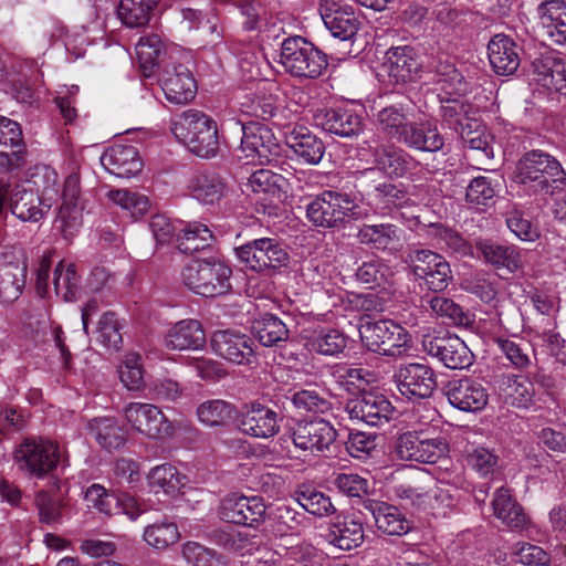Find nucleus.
Listing matches in <instances>:
<instances>
[{"instance_id":"nucleus-1","label":"nucleus","mask_w":566,"mask_h":566,"mask_svg":"<svg viewBox=\"0 0 566 566\" xmlns=\"http://www.w3.org/2000/svg\"><path fill=\"white\" fill-rule=\"evenodd\" d=\"M171 132L192 154L209 158L217 154L219 137L217 123L197 109H187L171 122Z\"/></svg>"},{"instance_id":"nucleus-2","label":"nucleus","mask_w":566,"mask_h":566,"mask_svg":"<svg viewBox=\"0 0 566 566\" xmlns=\"http://www.w3.org/2000/svg\"><path fill=\"white\" fill-rule=\"evenodd\" d=\"M515 181L534 193H553L566 181L560 163L542 150L526 153L518 161Z\"/></svg>"},{"instance_id":"nucleus-3","label":"nucleus","mask_w":566,"mask_h":566,"mask_svg":"<svg viewBox=\"0 0 566 566\" xmlns=\"http://www.w3.org/2000/svg\"><path fill=\"white\" fill-rule=\"evenodd\" d=\"M231 269L217 259L196 260L181 272L182 283L192 292L212 297L230 290Z\"/></svg>"},{"instance_id":"nucleus-4","label":"nucleus","mask_w":566,"mask_h":566,"mask_svg":"<svg viewBox=\"0 0 566 566\" xmlns=\"http://www.w3.org/2000/svg\"><path fill=\"white\" fill-rule=\"evenodd\" d=\"M280 62L287 73L297 77L315 78L327 66L326 55L300 35L283 40Z\"/></svg>"},{"instance_id":"nucleus-5","label":"nucleus","mask_w":566,"mask_h":566,"mask_svg":"<svg viewBox=\"0 0 566 566\" xmlns=\"http://www.w3.org/2000/svg\"><path fill=\"white\" fill-rule=\"evenodd\" d=\"M293 449L289 451L303 461L321 457L336 440V429L324 419L298 421L290 430Z\"/></svg>"},{"instance_id":"nucleus-6","label":"nucleus","mask_w":566,"mask_h":566,"mask_svg":"<svg viewBox=\"0 0 566 566\" xmlns=\"http://www.w3.org/2000/svg\"><path fill=\"white\" fill-rule=\"evenodd\" d=\"M365 346L375 353L389 357H400L410 348V335L391 319L367 321L359 327Z\"/></svg>"},{"instance_id":"nucleus-7","label":"nucleus","mask_w":566,"mask_h":566,"mask_svg":"<svg viewBox=\"0 0 566 566\" xmlns=\"http://www.w3.org/2000/svg\"><path fill=\"white\" fill-rule=\"evenodd\" d=\"M436 427L401 433L395 446L400 460L436 463L449 452V443L441 434L432 436Z\"/></svg>"},{"instance_id":"nucleus-8","label":"nucleus","mask_w":566,"mask_h":566,"mask_svg":"<svg viewBox=\"0 0 566 566\" xmlns=\"http://www.w3.org/2000/svg\"><path fill=\"white\" fill-rule=\"evenodd\" d=\"M358 207L346 193L323 191L306 205V217L316 227L335 228L358 218Z\"/></svg>"},{"instance_id":"nucleus-9","label":"nucleus","mask_w":566,"mask_h":566,"mask_svg":"<svg viewBox=\"0 0 566 566\" xmlns=\"http://www.w3.org/2000/svg\"><path fill=\"white\" fill-rule=\"evenodd\" d=\"M18 463L29 474L42 478L59 465H67L65 450L45 439H27L18 450Z\"/></svg>"},{"instance_id":"nucleus-10","label":"nucleus","mask_w":566,"mask_h":566,"mask_svg":"<svg viewBox=\"0 0 566 566\" xmlns=\"http://www.w3.org/2000/svg\"><path fill=\"white\" fill-rule=\"evenodd\" d=\"M125 423L133 432L148 439H163L174 433V427L161 409L153 403L129 402L123 408Z\"/></svg>"},{"instance_id":"nucleus-11","label":"nucleus","mask_w":566,"mask_h":566,"mask_svg":"<svg viewBox=\"0 0 566 566\" xmlns=\"http://www.w3.org/2000/svg\"><path fill=\"white\" fill-rule=\"evenodd\" d=\"M235 254L245 268L259 272L266 269L285 268L290 261L283 244L272 238H261L248 242L237 248Z\"/></svg>"},{"instance_id":"nucleus-12","label":"nucleus","mask_w":566,"mask_h":566,"mask_svg":"<svg viewBox=\"0 0 566 566\" xmlns=\"http://www.w3.org/2000/svg\"><path fill=\"white\" fill-rule=\"evenodd\" d=\"M392 380L408 400L428 398L437 387L434 371L419 363L401 364L395 369Z\"/></svg>"},{"instance_id":"nucleus-13","label":"nucleus","mask_w":566,"mask_h":566,"mask_svg":"<svg viewBox=\"0 0 566 566\" xmlns=\"http://www.w3.org/2000/svg\"><path fill=\"white\" fill-rule=\"evenodd\" d=\"M219 515L228 523L259 527L266 518V505L260 496L231 493L221 500Z\"/></svg>"},{"instance_id":"nucleus-14","label":"nucleus","mask_w":566,"mask_h":566,"mask_svg":"<svg viewBox=\"0 0 566 566\" xmlns=\"http://www.w3.org/2000/svg\"><path fill=\"white\" fill-rule=\"evenodd\" d=\"M241 129L240 150L249 163L270 164L280 155V145L266 126L251 123Z\"/></svg>"},{"instance_id":"nucleus-15","label":"nucleus","mask_w":566,"mask_h":566,"mask_svg":"<svg viewBox=\"0 0 566 566\" xmlns=\"http://www.w3.org/2000/svg\"><path fill=\"white\" fill-rule=\"evenodd\" d=\"M409 260L413 275L423 280L429 290L439 292L447 289L452 272L443 256L430 250H415Z\"/></svg>"},{"instance_id":"nucleus-16","label":"nucleus","mask_w":566,"mask_h":566,"mask_svg":"<svg viewBox=\"0 0 566 566\" xmlns=\"http://www.w3.org/2000/svg\"><path fill=\"white\" fill-rule=\"evenodd\" d=\"M346 411L352 420L378 427L389 422L394 407L381 394L364 392L346 403Z\"/></svg>"},{"instance_id":"nucleus-17","label":"nucleus","mask_w":566,"mask_h":566,"mask_svg":"<svg viewBox=\"0 0 566 566\" xmlns=\"http://www.w3.org/2000/svg\"><path fill=\"white\" fill-rule=\"evenodd\" d=\"M422 346L428 355L439 359L450 369H464L473 363V354L457 335L428 336L423 338Z\"/></svg>"},{"instance_id":"nucleus-18","label":"nucleus","mask_w":566,"mask_h":566,"mask_svg":"<svg viewBox=\"0 0 566 566\" xmlns=\"http://www.w3.org/2000/svg\"><path fill=\"white\" fill-rule=\"evenodd\" d=\"M62 200L55 223L65 238H71L83 223L84 203L80 197L78 175L71 174L65 178Z\"/></svg>"},{"instance_id":"nucleus-19","label":"nucleus","mask_w":566,"mask_h":566,"mask_svg":"<svg viewBox=\"0 0 566 566\" xmlns=\"http://www.w3.org/2000/svg\"><path fill=\"white\" fill-rule=\"evenodd\" d=\"M319 13L334 38L349 40L358 31L359 20L345 0H321Z\"/></svg>"},{"instance_id":"nucleus-20","label":"nucleus","mask_w":566,"mask_h":566,"mask_svg":"<svg viewBox=\"0 0 566 566\" xmlns=\"http://www.w3.org/2000/svg\"><path fill=\"white\" fill-rule=\"evenodd\" d=\"M211 347L216 355L237 365H249L254 358L252 339L239 332L227 329L213 333Z\"/></svg>"},{"instance_id":"nucleus-21","label":"nucleus","mask_w":566,"mask_h":566,"mask_svg":"<svg viewBox=\"0 0 566 566\" xmlns=\"http://www.w3.org/2000/svg\"><path fill=\"white\" fill-rule=\"evenodd\" d=\"M314 120L325 132L340 137L357 136L364 128L363 116L346 107L317 109Z\"/></svg>"},{"instance_id":"nucleus-22","label":"nucleus","mask_w":566,"mask_h":566,"mask_svg":"<svg viewBox=\"0 0 566 566\" xmlns=\"http://www.w3.org/2000/svg\"><path fill=\"white\" fill-rule=\"evenodd\" d=\"M446 395L451 406L467 412L480 411L489 401V394L483 385L470 378L449 381Z\"/></svg>"},{"instance_id":"nucleus-23","label":"nucleus","mask_w":566,"mask_h":566,"mask_svg":"<svg viewBox=\"0 0 566 566\" xmlns=\"http://www.w3.org/2000/svg\"><path fill=\"white\" fill-rule=\"evenodd\" d=\"M371 163L389 176L402 177L416 169L419 163L403 149L392 144L369 146Z\"/></svg>"},{"instance_id":"nucleus-24","label":"nucleus","mask_w":566,"mask_h":566,"mask_svg":"<svg viewBox=\"0 0 566 566\" xmlns=\"http://www.w3.org/2000/svg\"><path fill=\"white\" fill-rule=\"evenodd\" d=\"M22 142L20 125L0 116V171L18 169L24 165Z\"/></svg>"},{"instance_id":"nucleus-25","label":"nucleus","mask_w":566,"mask_h":566,"mask_svg":"<svg viewBox=\"0 0 566 566\" xmlns=\"http://www.w3.org/2000/svg\"><path fill=\"white\" fill-rule=\"evenodd\" d=\"M239 429L253 438L268 439L280 430L279 416L266 406L251 403L239 419Z\"/></svg>"},{"instance_id":"nucleus-26","label":"nucleus","mask_w":566,"mask_h":566,"mask_svg":"<svg viewBox=\"0 0 566 566\" xmlns=\"http://www.w3.org/2000/svg\"><path fill=\"white\" fill-rule=\"evenodd\" d=\"M521 48L509 35L495 34L488 44V57L490 65L497 75L509 76L514 74L520 64Z\"/></svg>"},{"instance_id":"nucleus-27","label":"nucleus","mask_w":566,"mask_h":566,"mask_svg":"<svg viewBox=\"0 0 566 566\" xmlns=\"http://www.w3.org/2000/svg\"><path fill=\"white\" fill-rule=\"evenodd\" d=\"M51 208L50 202L28 190L23 185L12 182L9 189V209L22 221L38 222Z\"/></svg>"},{"instance_id":"nucleus-28","label":"nucleus","mask_w":566,"mask_h":566,"mask_svg":"<svg viewBox=\"0 0 566 566\" xmlns=\"http://www.w3.org/2000/svg\"><path fill=\"white\" fill-rule=\"evenodd\" d=\"M102 166L119 178H130L143 168V161L136 147L116 144L107 148L101 156Z\"/></svg>"},{"instance_id":"nucleus-29","label":"nucleus","mask_w":566,"mask_h":566,"mask_svg":"<svg viewBox=\"0 0 566 566\" xmlns=\"http://www.w3.org/2000/svg\"><path fill=\"white\" fill-rule=\"evenodd\" d=\"M386 67L389 76L398 84L418 80L422 71L419 56L408 45L391 48L387 52Z\"/></svg>"},{"instance_id":"nucleus-30","label":"nucleus","mask_w":566,"mask_h":566,"mask_svg":"<svg viewBox=\"0 0 566 566\" xmlns=\"http://www.w3.org/2000/svg\"><path fill=\"white\" fill-rule=\"evenodd\" d=\"M161 87L166 98L175 104L191 102L197 92V84L190 70L182 65L167 69L161 78Z\"/></svg>"},{"instance_id":"nucleus-31","label":"nucleus","mask_w":566,"mask_h":566,"mask_svg":"<svg viewBox=\"0 0 566 566\" xmlns=\"http://www.w3.org/2000/svg\"><path fill=\"white\" fill-rule=\"evenodd\" d=\"M363 521L357 515H340L329 524L326 539L333 546L350 551L364 542Z\"/></svg>"},{"instance_id":"nucleus-32","label":"nucleus","mask_w":566,"mask_h":566,"mask_svg":"<svg viewBox=\"0 0 566 566\" xmlns=\"http://www.w3.org/2000/svg\"><path fill=\"white\" fill-rule=\"evenodd\" d=\"M25 271L21 259L7 253L0 255V304L18 300L25 283Z\"/></svg>"},{"instance_id":"nucleus-33","label":"nucleus","mask_w":566,"mask_h":566,"mask_svg":"<svg viewBox=\"0 0 566 566\" xmlns=\"http://www.w3.org/2000/svg\"><path fill=\"white\" fill-rule=\"evenodd\" d=\"M363 506L371 513L377 528L385 534L401 536L411 528L410 522L406 516L391 504L376 500H366Z\"/></svg>"},{"instance_id":"nucleus-34","label":"nucleus","mask_w":566,"mask_h":566,"mask_svg":"<svg viewBox=\"0 0 566 566\" xmlns=\"http://www.w3.org/2000/svg\"><path fill=\"white\" fill-rule=\"evenodd\" d=\"M206 344L205 331L197 319L175 323L165 336V346L174 350H198Z\"/></svg>"},{"instance_id":"nucleus-35","label":"nucleus","mask_w":566,"mask_h":566,"mask_svg":"<svg viewBox=\"0 0 566 566\" xmlns=\"http://www.w3.org/2000/svg\"><path fill=\"white\" fill-rule=\"evenodd\" d=\"M273 84L259 81L258 94H244L239 102V111L249 117L262 120L273 118L279 111L276 97L270 93Z\"/></svg>"},{"instance_id":"nucleus-36","label":"nucleus","mask_w":566,"mask_h":566,"mask_svg":"<svg viewBox=\"0 0 566 566\" xmlns=\"http://www.w3.org/2000/svg\"><path fill=\"white\" fill-rule=\"evenodd\" d=\"M399 142L409 148L430 153L440 150L444 144L437 126L428 120L408 122Z\"/></svg>"},{"instance_id":"nucleus-37","label":"nucleus","mask_w":566,"mask_h":566,"mask_svg":"<svg viewBox=\"0 0 566 566\" xmlns=\"http://www.w3.org/2000/svg\"><path fill=\"white\" fill-rule=\"evenodd\" d=\"M286 145L296 158L307 165H317L325 153L324 143L306 127H294L286 135Z\"/></svg>"},{"instance_id":"nucleus-38","label":"nucleus","mask_w":566,"mask_h":566,"mask_svg":"<svg viewBox=\"0 0 566 566\" xmlns=\"http://www.w3.org/2000/svg\"><path fill=\"white\" fill-rule=\"evenodd\" d=\"M533 81L546 88L559 93L566 92V62L560 57L543 56L532 63Z\"/></svg>"},{"instance_id":"nucleus-39","label":"nucleus","mask_w":566,"mask_h":566,"mask_svg":"<svg viewBox=\"0 0 566 566\" xmlns=\"http://www.w3.org/2000/svg\"><path fill=\"white\" fill-rule=\"evenodd\" d=\"M544 33L556 44H566V1L548 0L538 6Z\"/></svg>"},{"instance_id":"nucleus-40","label":"nucleus","mask_w":566,"mask_h":566,"mask_svg":"<svg viewBox=\"0 0 566 566\" xmlns=\"http://www.w3.org/2000/svg\"><path fill=\"white\" fill-rule=\"evenodd\" d=\"M500 389L506 401L518 409H530L535 403V386L523 375H504L501 378Z\"/></svg>"},{"instance_id":"nucleus-41","label":"nucleus","mask_w":566,"mask_h":566,"mask_svg":"<svg viewBox=\"0 0 566 566\" xmlns=\"http://www.w3.org/2000/svg\"><path fill=\"white\" fill-rule=\"evenodd\" d=\"M492 507L494 515L509 528L521 532L528 527V516L523 512L522 506L512 499L507 489L500 488L495 491Z\"/></svg>"},{"instance_id":"nucleus-42","label":"nucleus","mask_w":566,"mask_h":566,"mask_svg":"<svg viewBox=\"0 0 566 566\" xmlns=\"http://www.w3.org/2000/svg\"><path fill=\"white\" fill-rule=\"evenodd\" d=\"M366 200L376 212L385 213L392 208L405 206L409 197L401 184L384 181L366 191Z\"/></svg>"},{"instance_id":"nucleus-43","label":"nucleus","mask_w":566,"mask_h":566,"mask_svg":"<svg viewBox=\"0 0 566 566\" xmlns=\"http://www.w3.org/2000/svg\"><path fill=\"white\" fill-rule=\"evenodd\" d=\"M438 485L427 492V509H430L434 515L446 516L448 510L457 505V492L463 485V479L460 474L450 478H440Z\"/></svg>"},{"instance_id":"nucleus-44","label":"nucleus","mask_w":566,"mask_h":566,"mask_svg":"<svg viewBox=\"0 0 566 566\" xmlns=\"http://www.w3.org/2000/svg\"><path fill=\"white\" fill-rule=\"evenodd\" d=\"M149 489L155 494H166L175 497L186 486L188 479L176 467L164 463L153 468L147 474Z\"/></svg>"},{"instance_id":"nucleus-45","label":"nucleus","mask_w":566,"mask_h":566,"mask_svg":"<svg viewBox=\"0 0 566 566\" xmlns=\"http://www.w3.org/2000/svg\"><path fill=\"white\" fill-rule=\"evenodd\" d=\"M358 241L376 250H394L400 244L402 230L391 223L365 224L357 233Z\"/></svg>"},{"instance_id":"nucleus-46","label":"nucleus","mask_w":566,"mask_h":566,"mask_svg":"<svg viewBox=\"0 0 566 566\" xmlns=\"http://www.w3.org/2000/svg\"><path fill=\"white\" fill-rule=\"evenodd\" d=\"M478 250L485 262L492 264L497 270H506L509 273H514L523 265L521 252L513 245L483 241L478 244Z\"/></svg>"},{"instance_id":"nucleus-47","label":"nucleus","mask_w":566,"mask_h":566,"mask_svg":"<svg viewBox=\"0 0 566 566\" xmlns=\"http://www.w3.org/2000/svg\"><path fill=\"white\" fill-rule=\"evenodd\" d=\"M347 337L337 328L321 326L306 336V346L324 356H336L346 348Z\"/></svg>"},{"instance_id":"nucleus-48","label":"nucleus","mask_w":566,"mask_h":566,"mask_svg":"<svg viewBox=\"0 0 566 566\" xmlns=\"http://www.w3.org/2000/svg\"><path fill=\"white\" fill-rule=\"evenodd\" d=\"M235 407L223 399H208L196 408L198 421L209 428L224 427L234 419Z\"/></svg>"},{"instance_id":"nucleus-49","label":"nucleus","mask_w":566,"mask_h":566,"mask_svg":"<svg viewBox=\"0 0 566 566\" xmlns=\"http://www.w3.org/2000/svg\"><path fill=\"white\" fill-rule=\"evenodd\" d=\"M459 134L463 143L476 153L479 159H493V136L481 122L467 119Z\"/></svg>"},{"instance_id":"nucleus-50","label":"nucleus","mask_w":566,"mask_h":566,"mask_svg":"<svg viewBox=\"0 0 566 566\" xmlns=\"http://www.w3.org/2000/svg\"><path fill=\"white\" fill-rule=\"evenodd\" d=\"M181 534L178 525L168 517H163L144 528L143 538L154 549L164 551L179 542Z\"/></svg>"},{"instance_id":"nucleus-51","label":"nucleus","mask_w":566,"mask_h":566,"mask_svg":"<svg viewBox=\"0 0 566 566\" xmlns=\"http://www.w3.org/2000/svg\"><path fill=\"white\" fill-rule=\"evenodd\" d=\"M188 190L190 196L198 201L213 205L223 197L226 185L216 175L199 174L190 179Z\"/></svg>"},{"instance_id":"nucleus-52","label":"nucleus","mask_w":566,"mask_h":566,"mask_svg":"<svg viewBox=\"0 0 566 566\" xmlns=\"http://www.w3.org/2000/svg\"><path fill=\"white\" fill-rule=\"evenodd\" d=\"M159 0H120L117 9L120 21L128 28L148 24Z\"/></svg>"},{"instance_id":"nucleus-53","label":"nucleus","mask_w":566,"mask_h":566,"mask_svg":"<svg viewBox=\"0 0 566 566\" xmlns=\"http://www.w3.org/2000/svg\"><path fill=\"white\" fill-rule=\"evenodd\" d=\"M213 235L211 230L200 222L182 223L177 234L178 249L182 253H193L209 247Z\"/></svg>"},{"instance_id":"nucleus-54","label":"nucleus","mask_w":566,"mask_h":566,"mask_svg":"<svg viewBox=\"0 0 566 566\" xmlns=\"http://www.w3.org/2000/svg\"><path fill=\"white\" fill-rule=\"evenodd\" d=\"M252 332L258 340L266 347L285 340L289 334L286 325L273 314H263L254 319Z\"/></svg>"},{"instance_id":"nucleus-55","label":"nucleus","mask_w":566,"mask_h":566,"mask_svg":"<svg viewBox=\"0 0 566 566\" xmlns=\"http://www.w3.org/2000/svg\"><path fill=\"white\" fill-rule=\"evenodd\" d=\"M90 430L98 444L106 449H117L126 441L125 432L113 418L93 419Z\"/></svg>"},{"instance_id":"nucleus-56","label":"nucleus","mask_w":566,"mask_h":566,"mask_svg":"<svg viewBox=\"0 0 566 566\" xmlns=\"http://www.w3.org/2000/svg\"><path fill=\"white\" fill-rule=\"evenodd\" d=\"M53 284L56 295L67 302L74 301L80 286L75 265L65 260L60 261L54 270Z\"/></svg>"},{"instance_id":"nucleus-57","label":"nucleus","mask_w":566,"mask_h":566,"mask_svg":"<svg viewBox=\"0 0 566 566\" xmlns=\"http://www.w3.org/2000/svg\"><path fill=\"white\" fill-rule=\"evenodd\" d=\"M107 197L114 205L127 211L134 219L143 217L150 207L146 196L128 189H112L107 192Z\"/></svg>"},{"instance_id":"nucleus-58","label":"nucleus","mask_w":566,"mask_h":566,"mask_svg":"<svg viewBox=\"0 0 566 566\" xmlns=\"http://www.w3.org/2000/svg\"><path fill=\"white\" fill-rule=\"evenodd\" d=\"M499 182L486 176H478L467 187L465 198L472 206L488 207L494 202L499 191Z\"/></svg>"},{"instance_id":"nucleus-59","label":"nucleus","mask_w":566,"mask_h":566,"mask_svg":"<svg viewBox=\"0 0 566 566\" xmlns=\"http://www.w3.org/2000/svg\"><path fill=\"white\" fill-rule=\"evenodd\" d=\"M431 311L440 318L455 326H469L472 323L471 315L464 312L460 305L444 296H434L429 301Z\"/></svg>"},{"instance_id":"nucleus-60","label":"nucleus","mask_w":566,"mask_h":566,"mask_svg":"<svg viewBox=\"0 0 566 566\" xmlns=\"http://www.w3.org/2000/svg\"><path fill=\"white\" fill-rule=\"evenodd\" d=\"M182 556L191 566H227V559L216 551L205 547L197 542L182 545Z\"/></svg>"},{"instance_id":"nucleus-61","label":"nucleus","mask_w":566,"mask_h":566,"mask_svg":"<svg viewBox=\"0 0 566 566\" xmlns=\"http://www.w3.org/2000/svg\"><path fill=\"white\" fill-rule=\"evenodd\" d=\"M274 555H277L275 560L281 566H314L317 558L315 549L307 544L283 546Z\"/></svg>"},{"instance_id":"nucleus-62","label":"nucleus","mask_w":566,"mask_h":566,"mask_svg":"<svg viewBox=\"0 0 566 566\" xmlns=\"http://www.w3.org/2000/svg\"><path fill=\"white\" fill-rule=\"evenodd\" d=\"M291 402L302 413H325L331 409L329 400L316 389L296 390L291 396Z\"/></svg>"},{"instance_id":"nucleus-63","label":"nucleus","mask_w":566,"mask_h":566,"mask_svg":"<svg viewBox=\"0 0 566 566\" xmlns=\"http://www.w3.org/2000/svg\"><path fill=\"white\" fill-rule=\"evenodd\" d=\"M494 342L515 369H527L532 365L528 346L525 343L505 337H496Z\"/></svg>"},{"instance_id":"nucleus-64","label":"nucleus","mask_w":566,"mask_h":566,"mask_svg":"<svg viewBox=\"0 0 566 566\" xmlns=\"http://www.w3.org/2000/svg\"><path fill=\"white\" fill-rule=\"evenodd\" d=\"M284 178L269 169H258L248 179V187L254 193L279 197Z\"/></svg>"}]
</instances>
